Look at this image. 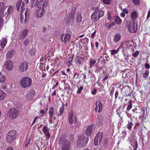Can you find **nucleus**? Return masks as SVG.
<instances>
[{
	"label": "nucleus",
	"mask_w": 150,
	"mask_h": 150,
	"mask_svg": "<svg viewBox=\"0 0 150 150\" xmlns=\"http://www.w3.org/2000/svg\"><path fill=\"white\" fill-rule=\"evenodd\" d=\"M93 125H92L88 126L86 129L85 133L87 135V137H85L83 135L79 136L77 139L76 144L78 146L81 145L83 146L87 144L89 140L88 136H90L92 132H93Z\"/></svg>",
	"instance_id": "f257e3e1"
},
{
	"label": "nucleus",
	"mask_w": 150,
	"mask_h": 150,
	"mask_svg": "<svg viewBox=\"0 0 150 150\" xmlns=\"http://www.w3.org/2000/svg\"><path fill=\"white\" fill-rule=\"evenodd\" d=\"M59 144L61 146V150H70L71 143L66 139V135L63 134L61 136L59 140Z\"/></svg>",
	"instance_id": "f03ea898"
},
{
	"label": "nucleus",
	"mask_w": 150,
	"mask_h": 150,
	"mask_svg": "<svg viewBox=\"0 0 150 150\" xmlns=\"http://www.w3.org/2000/svg\"><path fill=\"white\" fill-rule=\"evenodd\" d=\"M48 0H40L38 2V18L42 16L45 12L44 8L48 4Z\"/></svg>",
	"instance_id": "7ed1b4c3"
},
{
	"label": "nucleus",
	"mask_w": 150,
	"mask_h": 150,
	"mask_svg": "<svg viewBox=\"0 0 150 150\" xmlns=\"http://www.w3.org/2000/svg\"><path fill=\"white\" fill-rule=\"evenodd\" d=\"M76 8L75 7H72L71 13L66 16L64 19L66 25L73 24L74 22V18Z\"/></svg>",
	"instance_id": "20e7f679"
},
{
	"label": "nucleus",
	"mask_w": 150,
	"mask_h": 150,
	"mask_svg": "<svg viewBox=\"0 0 150 150\" xmlns=\"http://www.w3.org/2000/svg\"><path fill=\"white\" fill-rule=\"evenodd\" d=\"M17 132L14 130H11L7 134L6 138V141L8 144L11 143L16 139Z\"/></svg>",
	"instance_id": "39448f33"
},
{
	"label": "nucleus",
	"mask_w": 150,
	"mask_h": 150,
	"mask_svg": "<svg viewBox=\"0 0 150 150\" xmlns=\"http://www.w3.org/2000/svg\"><path fill=\"white\" fill-rule=\"evenodd\" d=\"M21 85L22 88H25L30 86L32 83L31 78L28 77H23L20 81Z\"/></svg>",
	"instance_id": "423d86ee"
},
{
	"label": "nucleus",
	"mask_w": 150,
	"mask_h": 150,
	"mask_svg": "<svg viewBox=\"0 0 150 150\" xmlns=\"http://www.w3.org/2000/svg\"><path fill=\"white\" fill-rule=\"evenodd\" d=\"M104 12L101 10L96 11L93 12L91 16V19L94 21H98L101 17L103 16Z\"/></svg>",
	"instance_id": "0eeeda50"
},
{
	"label": "nucleus",
	"mask_w": 150,
	"mask_h": 150,
	"mask_svg": "<svg viewBox=\"0 0 150 150\" xmlns=\"http://www.w3.org/2000/svg\"><path fill=\"white\" fill-rule=\"evenodd\" d=\"M18 113V111L14 108L9 109L8 111V114L10 118L13 119L17 117Z\"/></svg>",
	"instance_id": "6e6552de"
},
{
	"label": "nucleus",
	"mask_w": 150,
	"mask_h": 150,
	"mask_svg": "<svg viewBox=\"0 0 150 150\" xmlns=\"http://www.w3.org/2000/svg\"><path fill=\"white\" fill-rule=\"evenodd\" d=\"M68 120L70 124H75L77 118L75 115H74L72 111H70L68 113Z\"/></svg>",
	"instance_id": "1a4fd4ad"
},
{
	"label": "nucleus",
	"mask_w": 150,
	"mask_h": 150,
	"mask_svg": "<svg viewBox=\"0 0 150 150\" xmlns=\"http://www.w3.org/2000/svg\"><path fill=\"white\" fill-rule=\"evenodd\" d=\"M121 92L123 94H125L126 97L130 96L131 93V89L128 86H125L121 89Z\"/></svg>",
	"instance_id": "9d476101"
},
{
	"label": "nucleus",
	"mask_w": 150,
	"mask_h": 150,
	"mask_svg": "<svg viewBox=\"0 0 150 150\" xmlns=\"http://www.w3.org/2000/svg\"><path fill=\"white\" fill-rule=\"evenodd\" d=\"M137 27L136 23L135 22L129 24L128 26L129 31L131 33H135L137 30Z\"/></svg>",
	"instance_id": "9b49d317"
},
{
	"label": "nucleus",
	"mask_w": 150,
	"mask_h": 150,
	"mask_svg": "<svg viewBox=\"0 0 150 150\" xmlns=\"http://www.w3.org/2000/svg\"><path fill=\"white\" fill-rule=\"evenodd\" d=\"M28 64L25 62H21L19 66V70L21 72L26 71L28 68Z\"/></svg>",
	"instance_id": "f8f14e48"
},
{
	"label": "nucleus",
	"mask_w": 150,
	"mask_h": 150,
	"mask_svg": "<svg viewBox=\"0 0 150 150\" xmlns=\"http://www.w3.org/2000/svg\"><path fill=\"white\" fill-rule=\"evenodd\" d=\"M103 137V133L102 132H98L96 136L94 142V145H97L98 143H100Z\"/></svg>",
	"instance_id": "ddd939ff"
},
{
	"label": "nucleus",
	"mask_w": 150,
	"mask_h": 150,
	"mask_svg": "<svg viewBox=\"0 0 150 150\" xmlns=\"http://www.w3.org/2000/svg\"><path fill=\"white\" fill-rule=\"evenodd\" d=\"M95 105V111L98 113L100 112L102 108V104L101 101L99 100H97L96 102Z\"/></svg>",
	"instance_id": "4468645a"
},
{
	"label": "nucleus",
	"mask_w": 150,
	"mask_h": 150,
	"mask_svg": "<svg viewBox=\"0 0 150 150\" xmlns=\"http://www.w3.org/2000/svg\"><path fill=\"white\" fill-rule=\"evenodd\" d=\"M16 8L17 11H19L20 9L21 8V11L22 10H23V11L25 10V5L24 3L21 0H19L17 3Z\"/></svg>",
	"instance_id": "2eb2a0df"
},
{
	"label": "nucleus",
	"mask_w": 150,
	"mask_h": 150,
	"mask_svg": "<svg viewBox=\"0 0 150 150\" xmlns=\"http://www.w3.org/2000/svg\"><path fill=\"white\" fill-rule=\"evenodd\" d=\"M71 37L69 34L63 33L61 35L60 38L62 42L66 43L69 41Z\"/></svg>",
	"instance_id": "dca6fc26"
},
{
	"label": "nucleus",
	"mask_w": 150,
	"mask_h": 150,
	"mask_svg": "<svg viewBox=\"0 0 150 150\" xmlns=\"http://www.w3.org/2000/svg\"><path fill=\"white\" fill-rule=\"evenodd\" d=\"M5 66L6 69L8 70H12L13 68V62L11 60H8L6 61Z\"/></svg>",
	"instance_id": "f3484780"
},
{
	"label": "nucleus",
	"mask_w": 150,
	"mask_h": 150,
	"mask_svg": "<svg viewBox=\"0 0 150 150\" xmlns=\"http://www.w3.org/2000/svg\"><path fill=\"white\" fill-rule=\"evenodd\" d=\"M121 35L120 33H117L114 36L113 41L115 43H118L120 40Z\"/></svg>",
	"instance_id": "a211bd4d"
},
{
	"label": "nucleus",
	"mask_w": 150,
	"mask_h": 150,
	"mask_svg": "<svg viewBox=\"0 0 150 150\" xmlns=\"http://www.w3.org/2000/svg\"><path fill=\"white\" fill-rule=\"evenodd\" d=\"M28 32V29H25L23 30L21 32L19 35V38L20 39H23L25 38L27 36Z\"/></svg>",
	"instance_id": "6ab92c4d"
},
{
	"label": "nucleus",
	"mask_w": 150,
	"mask_h": 150,
	"mask_svg": "<svg viewBox=\"0 0 150 150\" xmlns=\"http://www.w3.org/2000/svg\"><path fill=\"white\" fill-rule=\"evenodd\" d=\"M64 103H62V106L60 108V110H59V113H58L57 112H55V114L57 116L59 117L60 116H61L63 113L64 109Z\"/></svg>",
	"instance_id": "aec40b11"
},
{
	"label": "nucleus",
	"mask_w": 150,
	"mask_h": 150,
	"mask_svg": "<svg viewBox=\"0 0 150 150\" xmlns=\"http://www.w3.org/2000/svg\"><path fill=\"white\" fill-rule=\"evenodd\" d=\"M42 131L45 133V135L47 136V138H49L50 137V134L49 132V130L48 129L47 127L46 126H44L42 128Z\"/></svg>",
	"instance_id": "412c9836"
},
{
	"label": "nucleus",
	"mask_w": 150,
	"mask_h": 150,
	"mask_svg": "<svg viewBox=\"0 0 150 150\" xmlns=\"http://www.w3.org/2000/svg\"><path fill=\"white\" fill-rule=\"evenodd\" d=\"M14 52V51L13 50L8 51L6 54V58L7 59H9L13 57Z\"/></svg>",
	"instance_id": "4be33fe9"
},
{
	"label": "nucleus",
	"mask_w": 150,
	"mask_h": 150,
	"mask_svg": "<svg viewBox=\"0 0 150 150\" xmlns=\"http://www.w3.org/2000/svg\"><path fill=\"white\" fill-rule=\"evenodd\" d=\"M82 18L80 13H78L76 18V23H80L82 21Z\"/></svg>",
	"instance_id": "5701e85b"
},
{
	"label": "nucleus",
	"mask_w": 150,
	"mask_h": 150,
	"mask_svg": "<svg viewBox=\"0 0 150 150\" xmlns=\"http://www.w3.org/2000/svg\"><path fill=\"white\" fill-rule=\"evenodd\" d=\"M7 42L6 39V38H3L0 40V44L1 47L4 48L6 45Z\"/></svg>",
	"instance_id": "b1692460"
},
{
	"label": "nucleus",
	"mask_w": 150,
	"mask_h": 150,
	"mask_svg": "<svg viewBox=\"0 0 150 150\" xmlns=\"http://www.w3.org/2000/svg\"><path fill=\"white\" fill-rule=\"evenodd\" d=\"M114 19L115 22L117 24H120L122 23L121 19L118 16H115L114 17Z\"/></svg>",
	"instance_id": "393cba45"
},
{
	"label": "nucleus",
	"mask_w": 150,
	"mask_h": 150,
	"mask_svg": "<svg viewBox=\"0 0 150 150\" xmlns=\"http://www.w3.org/2000/svg\"><path fill=\"white\" fill-rule=\"evenodd\" d=\"M83 58V57H76V63L77 65L79 66L81 64Z\"/></svg>",
	"instance_id": "a878e982"
},
{
	"label": "nucleus",
	"mask_w": 150,
	"mask_h": 150,
	"mask_svg": "<svg viewBox=\"0 0 150 150\" xmlns=\"http://www.w3.org/2000/svg\"><path fill=\"white\" fill-rule=\"evenodd\" d=\"M119 47V48H120V50H121V49L122 48L124 50L125 49L127 50L128 49L129 47L124 41L120 45Z\"/></svg>",
	"instance_id": "bb28decb"
},
{
	"label": "nucleus",
	"mask_w": 150,
	"mask_h": 150,
	"mask_svg": "<svg viewBox=\"0 0 150 150\" xmlns=\"http://www.w3.org/2000/svg\"><path fill=\"white\" fill-rule=\"evenodd\" d=\"M96 60L95 59H91L90 60V62L89 63V67L91 68L94 67V64L96 63Z\"/></svg>",
	"instance_id": "cd10ccee"
},
{
	"label": "nucleus",
	"mask_w": 150,
	"mask_h": 150,
	"mask_svg": "<svg viewBox=\"0 0 150 150\" xmlns=\"http://www.w3.org/2000/svg\"><path fill=\"white\" fill-rule=\"evenodd\" d=\"M13 6H10L7 10V12L5 13V15L6 16L10 14L13 11Z\"/></svg>",
	"instance_id": "c85d7f7f"
},
{
	"label": "nucleus",
	"mask_w": 150,
	"mask_h": 150,
	"mask_svg": "<svg viewBox=\"0 0 150 150\" xmlns=\"http://www.w3.org/2000/svg\"><path fill=\"white\" fill-rule=\"evenodd\" d=\"M130 16L132 20L134 21L136 19L137 17V13L135 11H134L132 13Z\"/></svg>",
	"instance_id": "c756f323"
},
{
	"label": "nucleus",
	"mask_w": 150,
	"mask_h": 150,
	"mask_svg": "<svg viewBox=\"0 0 150 150\" xmlns=\"http://www.w3.org/2000/svg\"><path fill=\"white\" fill-rule=\"evenodd\" d=\"M133 144L131 143V145L134 147L133 150H136L138 147V143L136 140H134L132 142Z\"/></svg>",
	"instance_id": "7c9ffc66"
},
{
	"label": "nucleus",
	"mask_w": 150,
	"mask_h": 150,
	"mask_svg": "<svg viewBox=\"0 0 150 150\" xmlns=\"http://www.w3.org/2000/svg\"><path fill=\"white\" fill-rule=\"evenodd\" d=\"M120 50V48H119L118 47L116 50L113 49L111 50H110L109 51L110 52V54L112 55H114L115 54H117Z\"/></svg>",
	"instance_id": "2f4dec72"
},
{
	"label": "nucleus",
	"mask_w": 150,
	"mask_h": 150,
	"mask_svg": "<svg viewBox=\"0 0 150 150\" xmlns=\"http://www.w3.org/2000/svg\"><path fill=\"white\" fill-rule=\"evenodd\" d=\"M49 113L50 117L52 119V117L53 116L54 113V109L53 107H51L49 111Z\"/></svg>",
	"instance_id": "473e14b6"
},
{
	"label": "nucleus",
	"mask_w": 150,
	"mask_h": 150,
	"mask_svg": "<svg viewBox=\"0 0 150 150\" xmlns=\"http://www.w3.org/2000/svg\"><path fill=\"white\" fill-rule=\"evenodd\" d=\"M73 58H74V57L73 56H72L71 57H70L69 58L66 62L67 64V65H68V66L69 67L71 66V62L73 60Z\"/></svg>",
	"instance_id": "72a5a7b5"
},
{
	"label": "nucleus",
	"mask_w": 150,
	"mask_h": 150,
	"mask_svg": "<svg viewBox=\"0 0 150 150\" xmlns=\"http://www.w3.org/2000/svg\"><path fill=\"white\" fill-rule=\"evenodd\" d=\"M128 124L126 125V127L128 129L129 131L132 128V127L133 125V124L131 122H130L129 121H128Z\"/></svg>",
	"instance_id": "f704fd0d"
},
{
	"label": "nucleus",
	"mask_w": 150,
	"mask_h": 150,
	"mask_svg": "<svg viewBox=\"0 0 150 150\" xmlns=\"http://www.w3.org/2000/svg\"><path fill=\"white\" fill-rule=\"evenodd\" d=\"M6 96V94L2 91H0V100H2L4 99Z\"/></svg>",
	"instance_id": "c9c22d12"
},
{
	"label": "nucleus",
	"mask_w": 150,
	"mask_h": 150,
	"mask_svg": "<svg viewBox=\"0 0 150 150\" xmlns=\"http://www.w3.org/2000/svg\"><path fill=\"white\" fill-rule=\"evenodd\" d=\"M5 8L0 10V17L1 18H3L5 17L6 15H5V13H4V11Z\"/></svg>",
	"instance_id": "e433bc0d"
},
{
	"label": "nucleus",
	"mask_w": 150,
	"mask_h": 150,
	"mask_svg": "<svg viewBox=\"0 0 150 150\" xmlns=\"http://www.w3.org/2000/svg\"><path fill=\"white\" fill-rule=\"evenodd\" d=\"M45 65H44L42 64H40V65L39 66V69L41 71H45Z\"/></svg>",
	"instance_id": "4c0bfd02"
},
{
	"label": "nucleus",
	"mask_w": 150,
	"mask_h": 150,
	"mask_svg": "<svg viewBox=\"0 0 150 150\" xmlns=\"http://www.w3.org/2000/svg\"><path fill=\"white\" fill-rule=\"evenodd\" d=\"M149 74V71L148 70L145 71L144 73L143 74V76L144 78H146Z\"/></svg>",
	"instance_id": "58836bf2"
},
{
	"label": "nucleus",
	"mask_w": 150,
	"mask_h": 150,
	"mask_svg": "<svg viewBox=\"0 0 150 150\" xmlns=\"http://www.w3.org/2000/svg\"><path fill=\"white\" fill-rule=\"evenodd\" d=\"M31 1L32 4L31 6L32 7H33L35 6H36L37 7H38V6L37 5V2L38 1V0H36V2L34 4V3L35 2V0H31Z\"/></svg>",
	"instance_id": "ea45409f"
},
{
	"label": "nucleus",
	"mask_w": 150,
	"mask_h": 150,
	"mask_svg": "<svg viewBox=\"0 0 150 150\" xmlns=\"http://www.w3.org/2000/svg\"><path fill=\"white\" fill-rule=\"evenodd\" d=\"M132 107V102L130 101H129V104L127 107V110L129 111V110Z\"/></svg>",
	"instance_id": "a19ab883"
},
{
	"label": "nucleus",
	"mask_w": 150,
	"mask_h": 150,
	"mask_svg": "<svg viewBox=\"0 0 150 150\" xmlns=\"http://www.w3.org/2000/svg\"><path fill=\"white\" fill-rule=\"evenodd\" d=\"M24 12V11L23 10H22L21 12V17H20V21L21 23H23V15Z\"/></svg>",
	"instance_id": "79ce46f5"
},
{
	"label": "nucleus",
	"mask_w": 150,
	"mask_h": 150,
	"mask_svg": "<svg viewBox=\"0 0 150 150\" xmlns=\"http://www.w3.org/2000/svg\"><path fill=\"white\" fill-rule=\"evenodd\" d=\"M103 2L107 5L110 4L112 0H102Z\"/></svg>",
	"instance_id": "37998d69"
},
{
	"label": "nucleus",
	"mask_w": 150,
	"mask_h": 150,
	"mask_svg": "<svg viewBox=\"0 0 150 150\" xmlns=\"http://www.w3.org/2000/svg\"><path fill=\"white\" fill-rule=\"evenodd\" d=\"M83 86H81L80 88H78L77 91H76L77 94L80 93L81 91L83 89Z\"/></svg>",
	"instance_id": "c03bdc74"
},
{
	"label": "nucleus",
	"mask_w": 150,
	"mask_h": 150,
	"mask_svg": "<svg viewBox=\"0 0 150 150\" xmlns=\"http://www.w3.org/2000/svg\"><path fill=\"white\" fill-rule=\"evenodd\" d=\"M28 13V12L27 11V9L26 10V11L25 12V20L24 21V23H25L28 20V16L27 15Z\"/></svg>",
	"instance_id": "a18cd8bd"
},
{
	"label": "nucleus",
	"mask_w": 150,
	"mask_h": 150,
	"mask_svg": "<svg viewBox=\"0 0 150 150\" xmlns=\"http://www.w3.org/2000/svg\"><path fill=\"white\" fill-rule=\"evenodd\" d=\"M128 47H131L132 46L130 41L129 40H125V41Z\"/></svg>",
	"instance_id": "49530a36"
},
{
	"label": "nucleus",
	"mask_w": 150,
	"mask_h": 150,
	"mask_svg": "<svg viewBox=\"0 0 150 150\" xmlns=\"http://www.w3.org/2000/svg\"><path fill=\"white\" fill-rule=\"evenodd\" d=\"M4 19L2 18H0V29L3 26Z\"/></svg>",
	"instance_id": "de8ad7c7"
},
{
	"label": "nucleus",
	"mask_w": 150,
	"mask_h": 150,
	"mask_svg": "<svg viewBox=\"0 0 150 150\" xmlns=\"http://www.w3.org/2000/svg\"><path fill=\"white\" fill-rule=\"evenodd\" d=\"M40 74H42V78H45L47 75V74L46 73V71H41V72L40 73Z\"/></svg>",
	"instance_id": "09e8293b"
},
{
	"label": "nucleus",
	"mask_w": 150,
	"mask_h": 150,
	"mask_svg": "<svg viewBox=\"0 0 150 150\" xmlns=\"http://www.w3.org/2000/svg\"><path fill=\"white\" fill-rule=\"evenodd\" d=\"M107 18L109 21H112V19L110 13H108Z\"/></svg>",
	"instance_id": "8fccbe9b"
},
{
	"label": "nucleus",
	"mask_w": 150,
	"mask_h": 150,
	"mask_svg": "<svg viewBox=\"0 0 150 150\" xmlns=\"http://www.w3.org/2000/svg\"><path fill=\"white\" fill-rule=\"evenodd\" d=\"M108 142L107 138H105L104 139L103 142V145L104 146H106L108 144Z\"/></svg>",
	"instance_id": "3c124183"
},
{
	"label": "nucleus",
	"mask_w": 150,
	"mask_h": 150,
	"mask_svg": "<svg viewBox=\"0 0 150 150\" xmlns=\"http://www.w3.org/2000/svg\"><path fill=\"white\" fill-rule=\"evenodd\" d=\"M5 8L4 5V3L2 2H0V10Z\"/></svg>",
	"instance_id": "603ef678"
},
{
	"label": "nucleus",
	"mask_w": 150,
	"mask_h": 150,
	"mask_svg": "<svg viewBox=\"0 0 150 150\" xmlns=\"http://www.w3.org/2000/svg\"><path fill=\"white\" fill-rule=\"evenodd\" d=\"M134 4L136 5H138L139 4V0H132Z\"/></svg>",
	"instance_id": "864d4df0"
},
{
	"label": "nucleus",
	"mask_w": 150,
	"mask_h": 150,
	"mask_svg": "<svg viewBox=\"0 0 150 150\" xmlns=\"http://www.w3.org/2000/svg\"><path fill=\"white\" fill-rule=\"evenodd\" d=\"M5 80L6 78L4 76H3L0 78V82H3Z\"/></svg>",
	"instance_id": "5fc2aeb1"
},
{
	"label": "nucleus",
	"mask_w": 150,
	"mask_h": 150,
	"mask_svg": "<svg viewBox=\"0 0 150 150\" xmlns=\"http://www.w3.org/2000/svg\"><path fill=\"white\" fill-rule=\"evenodd\" d=\"M114 89L115 88L114 87H112V88L111 90H110V95L111 96H112L113 93H114Z\"/></svg>",
	"instance_id": "6e6d98bb"
},
{
	"label": "nucleus",
	"mask_w": 150,
	"mask_h": 150,
	"mask_svg": "<svg viewBox=\"0 0 150 150\" xmlns=\"http://www.w3.org/2000/svg\"><path fill=\"white\" fill-rule=\"evenodd\" d=\"M144 66L146 69H149L150 68V65L147 63H146L145 64Z\"/></svg>",
	"instance_id": "4d7b16f0"
},
{
	"label": "nucleus",
	"mask_w": 150,
	"mask_h": 150,
	"mask_svg": "<svg viewBox=\"0 0 150 150\" xmlns=\"http://www.w3.org/2000/svg\"><path fill=\"white\" fill-rule=\"evenodd\" d=\"M139 52L138 51H136L135 53L133 54V56L134 57H137L139 54Z\"/></svg>",
	"instance_id": "13d9d810"
},
{
	"label": "nucleus",
	"mask_w": 150,
	"mask_h": 150,
	"mask_svg": "<svg viewBox=\"0 0 150 150\" xmlns=\"http://www.w3.org/2000/svg\"><path fill=\"white\" fill-rule=\"evenodd\" d=\"M30 139H28L27 141L26 142L25 144V147H26L30 143Z\"/></svg>",
	"instance_id": "bf43d9fd"
},
{
	"label": "nucleus",
	"mask_w": 150,
	"mask_h": 150,
	"mask_svg": "<svg viewBox=\"0 0 150 150\" xmlns=\"http://www.w3.org/2000/svg\"><path fill=\"white\" fill-rule=\"evenodd\" d=\"M29 43L28 40V39H26L24 41L23 44L24 45L27 46Z\"/></svg>",
	"instance_id": "052dcab7"
},
{
	"label": "nucleus",
	"mask_w": 150,
	"mask_h": 150,
	"mask_svg": "<svg viewBox=\"0 0 150 150\" xmlns=\"http://www.w3.org/2000/svg\"><path fill=\"white\" fill-rule=\"evenodd\" d=\"M97 91V90L96 88H93L92 91H91V93L93 95H95L96 94V92Z\"/></svg>",
	"instance_id": "680f3d73"
},
{
	"label": "nucleus",
	"mask_w": 150,
	"mask_h": 150,
	"mask_svg": "<svg viewBox=\"0 0 150 150\" xmlns=\"http://www.w3.org/2000/svg\"><path fill=\"white\" fill-rule=\"evenodd\" d=\"M30 54L31 55H33L35 54V51L33 50H31L30 51Z\"/></svg>",
	"instance_id": "e2e57ef3"
},
{
	"label": "nucleus",
	"mask_w": 150,
	"mask_h": 150,
	"mask_svg": "<svg viewBox=\"0 0 150 150\" xmlns=\"http://www.w3.org/2000/svg\"><path fill=\"white\" fill-rule=\"evenodd\" d=\"M79 75L78 73H75L74 74V77H75L76 79L79 78Z\"/></svg>",
	"instance_id": "0e129e2a"
},
{
	"label": "nucleus",
	"mask_w": 150,
	"mask_h": 150,
	"mask_svg": "<svg viewBox=\"0 0 150 150\" xmlns=\"http://www.w3.org/2000/svg\"><path fill=\"white\" fill-rule=\"evenodd\" d=\"M96 33V30H95L94 31L92 34L91 35V38H93L95 37Z\"/></svg>",
	"instance_id": "69168bd1"
},
{
	"label": "nucleus",
	"mask_w": 150,
	"mask_h": 150,
	"mask_svg": "<svg viewBox=\"0 0 150 150\" xmlns=\"http://www.w3.org/2000/svg\"><path fill=\"white\" fill-rule=\"evenodd\" d=\"M105 26L108 29L110 28L111 27V25L108 23H106L105 24Z\"/></svg>",
	"instance_id": "338daca9"
},
{
	"label": "nucleus",
	"mask_w": 150,
	"mask_h": 150,
	"mask_svg": "<svg viewBox=\"0 0 150 150\" xmlns=\"http://www.w3.org/2000/svg\"><path fill=\"white\" fill-rule=\"evenodd\" d=\"M150 17V9L149 10L148 13V14L147 16V18L146 20L148 19Z\"/></svg>",
	"instance_id": "774afa93"
}]
</instances>
